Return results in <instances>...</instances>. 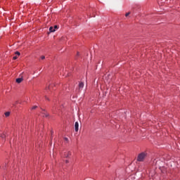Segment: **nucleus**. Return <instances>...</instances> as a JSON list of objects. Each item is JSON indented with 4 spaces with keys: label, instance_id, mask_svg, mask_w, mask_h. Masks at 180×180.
Masks as SVG:
<instances>
[{
    "label": "nucleus",
    "instance_id": "1",
    "mask_svg": "<svg viewBox=\"0 0 180 180\" xmlns=\"http://www.w3.org/2000/svg\"><path fill=\"white\" fill-rule=\"evenodd\" d=\"M146 157H147V152H142L138 155L137 161L143 162L146 159Z\"/></svg>",
    "mask_w": 180,
    "mask_h": 180
},
{
    "label": "nucleus",
    "instance_id": "13",
    "mask_svg": "<svg viewBox=\"0 0 180 180\" xmlns=\"http://www.w3.org/2000/svg\"><path fill=\"white\" fill-rule=\"evenodd\" d=\"M129 15H130V12L127 13L125 14V16L127 17V16H129Z\"/></svg>",
    "mask_w": 180,
    "mask_h": 180
},
{
    "label": "nucleus",
    "instance_id": "4",
    "mask_svg": "<svg viewBox=\"0 0 180 180\" xmlns=\"http://www.w3.org/2000/svg\"><path fill=\"white\" fill-rule=\"evenodd\" d=\"M70 155H71V152H65L64 154L65 158H68Z\"/></svg>",
    "mask_w": 180,
    "mask_h": 180
},
{
    "label": "nucleus",
    "instance_id": "14",
    "mask_svg": "<svg viewBox=\"0 0 180 180\" xmlns=\"http://www.w3.org/2000/svg\"><path fill=\"white\" fill-rule=\"evenodd\" d=\"M53 29H55V31H56V29H58V26L55 25V26L53 27Z\"/></svg>",
    "mask_w": 180,
    "mask_h": 180
},
{
    "label": "nucleus",
    "instance_id": "11",
    "mask_svg": "<svg viewBox=\"0 0 180 180\" xmlns=\"http://www.w3.org/2000/svg\"><path fill=\"white\" fill-rule=\"evenodd\" d=\"M15 54L16 56H20V52L16 51V52L15 53Z\"/></svg>",
    "mask_w": 180,
    "mask_h": 180
},
{
    "label": "nucleus",
    "instance_id": "5",
    "mask_svg": "<svg viewBox=\"0 0 180 180\" xmlns=\"http://www.w3.org/2000/svg\"><path fill=\"white\" fill-rule=\"evenodd\" d=\"M84 82H81L79 83V89H82L84 88Z\"/></svg>",
    "mask_w": 180,
    "mask_h": 180
},
{
    "label": "nucleus",
    "instance_id": "2",
    "mask_svg": "<svg viewBox=\"0 0 180 180\" xmlns=\"http://www.w3.org/2000/svg\"><path fill=\"white\" fill-rule=\"evenodd\" d=\"M19 78H17L15 82H17V84H20V82H22V81H23V72L21 73L20 75H19Z\"/></svg>",
    "mask_w": 180,
    "mask_h": 180
},
{
    "label": "nucleus",
    "instance_id": "6",
    "mask_svg": "<svg viewBox=\"0 0 180 180\" xmlns=\"http://www.w3.org/2000/svg\"><path fill=\"white\" fill-rule=\"evenodd\" d=\"M49 32H50V33H53V32H56V30L54 29V27H50Z\"/></svg>",
    "mask_w": 180,
    "mask_h": 180
},
{
    "label": "nucleus",
    "instance_id": "7",
    "mask_svg": "<svg viewBox=\"0 0 180 180\" xmlns=\"http://www.w3.org/2000/svg\"><path fill=\"white\" fill-rule=\"evenodd\" d=\"M10 115H11V112H5L6 117H8V116H10Z\"/></svg>",
    "mask_w": 180,
    "mask_h": 180
},
{
    "label": "nucleus",
    "instance_id": "16",
    "mask_svg": "<svg viewBox=\"0 0 180 180\" xmlns=\"http://www.w3.org/2000/svg\"><path fill=\"white\" fill-rule=\"evenodd\" d=\"M65 141H68V138H65Z\"/></svg>",
    "mask_w": 180,
    "mask_h": 180
},
{
    "label": "nucleus",
    "instance_id": "8",
    "mask_svg": "<svg viewBox=\"0 0 180 180\" xmlns=\"http://www.w3.org/2000/svg\"><path fill=\"white\" fill-rule=\"evenodd\" d=\"M44 116H45V117H47L49 116V114L46 113V111H44Z\"/></svg>",
    "mask_w": 180,
    "mask_h": 180
},
{
    "label": "nucleus",
    "instance_id": "12",
    "mask_svg": "<svg viewBox=\"0 0 180 180\" xmlns=\"http://www.w3.org/2000/svg\"><path fill=\"white\" fill-rule=\"evenodd\" d=\"M44 58H46V56H41V60H44Z\"/></svg>",
    "mask_w": 180,
    "mask_h": 180
},
{
    "label": "nucleus",
    "instance_id": "10",
    "mask_svg": "<svg viewBox=\"0 0 180 180\" xmlns=\"http://www.w3.org/2000/svg\"><path fill=\"white\" fill-rule=\"evenodd\" d=\"M34 109H37V105H34V106L32 108V110H34Z\"/></svg>",
    "mask_w": 180,
    "mask_h": 180
},
{
    "label": "nucleus",
    "instance_id": "17",
    "mask_svg": "<svg viewBox=\"0 0 180 180\" xmlns=\"http://www.w3.org/2000/svg\"><path fill=\"white\" fill-rule=\"evenodd\" d=\"M65 162H66V164H68V160H66Z\"/></svg>",
    "mask_w": 180,
    "mask_h": 180
},
{
    "label": "nucleus",
    "instance_id": "3",
    "mask_svg": "<svg viewBox=\"0 0 180 180\" xmlns=\"http://www.w3.org/2000/svg\"><path fill=\"white\" fill-rule=\"evenodd\" d=\"M79 127V124L78 123V122H76L75 123V131H78Z\"/></svg>",
    "mask_w": 180,
    "mask_h": 180
},
{
    "label": "nucleus",
    "instance_id": "15",
    "mask_svg": "<svg viewBox=\"0 0 180 180\" xmlns=\"http://www.w3.org/2000/svg\"><path fill=\"white\" fill-rule=\"evenodd\" d=\"M13 60H17V59H18V56H14V57L13 58Z\"/></svg>",
    "mask_w": 180,
    "mask_h": 180
},
{
    "label": "nucleus",
    "instance_id": "9",
    "mask_svg": "<svg viewBox=\"0 0 180 180\" xmlns=\"http://www.w3.org/2000/svg\"><path fill=\"white\" fill-rule=\"evenodd\" d=\"M48 89H49V91H51V89H53V85H50V86L48 87Z\"/></svg>",
    "mask_w": 180,
    "mask_h": 180
}]
</instances>
